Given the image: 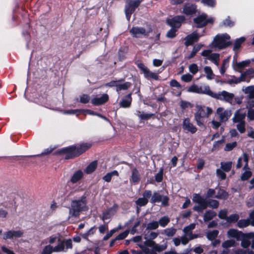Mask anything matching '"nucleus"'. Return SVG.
<instances>
[{"mask_svg": "<svg viewBox=\"0 0 254 254\" xmlns=\"http://www.w3.org/2000/svg\"><path fill=\"white\" fill-rule=\"evenodd\" d=\"M109 100V96L107 94H103L100 97H96L91 100L92 103L96 106L102 105L106 103Z\"/></svg>", "mask_w": 254, "mask_h": 254, "instance_id": "4be33fe9", "label": "nucleus"}, {"mask_svg": "<svg viewBox=\"0 0 254 254\" xmlns=\"http://www.w3.org/2000/svg\"><path fill=\"white\" fill-rule=\"evenodd\" d=\"M213 18L207 19V15L202 14L194 19V22L197 24V27H201L206 25L208 23H213Z\"/></svg>", "mask_w": 254, "mask_h": 254, "instance_id": "9b49d317", "label": "nucleus"}, {"mask_svg": "<svg viewBox=\"0 0 254 254\" xmlns=\"http://www.w3.org/2000/svg\"><path fill=\"white\" fill-rule=\"evenodd\" d=\"M240 241H241V246L243 248L247 249L250 247L251 242L249 239H246L244 237Z\"/></svg>", "mask_w": 254, "mask_h": 254, "instance_id": "13d9d810", "label": "nucleus"}, {"mask_svg": "<svg viewBox=\"0 0 254 254\" xmlns=\"http://www.w3.org/2000/svg\"><path fill=\"white\" fill-rule=\"evenodd\" d=\"M246 117V113L243 112L241 109L237 110L232 118L234 123L245 122L244 119Z\"/></svg>", "mask_w": 254, "mask_h": 254, "instance_id": "5701e85b", "label": "nucleus"}, {"mask_svg": "<svg viewBox=\"0 0 254 254\" xmlns=\"http://www.w3.org/2000/svg\"><path fill=\"white\" fill-rule=\"evenodd\" d=\"M195 10L196 7L194 5L188 3L184 5L183 12L187 15H191L195 12Z\"/></svg>", "mask_w": 254, "mask_h": 254, "instance_id": "a878e982", "label": "nucleus"}, {"mask_svg": "<svg viewBox=\"0 0 254 254\" xmlns=\"http://www.w3.org/2000/svg\"><path fill=\"white\" fill-rule=\"evenodd\" d=\"M252 172L250 171H246L241 176L242 180H247L252 176Z\"/></svg>", "mask_w": 254, "mask_h": 254, "instance_id": "774afa93", "label": "nucleus"}, {"mask_svg": "<svg viewBox=\"0 0 254 254\" xmlns=\"http://www.w3.org/2000/svg\"><path fill=\"white\" fill-rule=\"evenodd\" d=\"M157 222L158 225H160L162 227H165L170 222V219L168 216H164L160 218Z\"/></svg>", "mask_w": 254, "mask_h": 254, "instance_id": "c03bdc74", "label": "nucleus"}, {"mask_svg": "<svg viewBox=\"0 0 254 254\" xmlns=\"http://www.w3.org/2000/svg\"><path fill=\"white\" fill-rule=\"evenodd\" d=\"M246 107L247 109H252V108L254 107V98H247Z\"/></svg>", "mask_w": 254, "mask_h": 254, "instance_id": "69168bd1", "label": "nucleus"}, {"mask_svg": "<svg viewBox=\"0 0 254 254\" xmlns=\"http://www.w3.org/2000/svg\"><path fill=\"white\" fill-rule=\"evenodd\" d=\"M189 71L193 74H195L198 71V67L196 64H192L189 67Z\"/></svg>", "mask_w": 254, "mask_h": 254, "instance_id": "bf43d9fd", "label": "nucleus"}, {"mask_svg": "<svg viewBox=\"0 0 254 254\" xmlns=\"http://www.w3.org/2000/svg\"><path fill=\"white\" fill-rule=\"evenodd\" d=\"M119 173L117 171H113L111 172L107 173L105 176L103 177V179L107 182H110L111 180L112 177L113 176H118Z\"/></svg>", "mask_w": 254, "mask_h": 254, "instance_id": "ea45409f", "label": "nucleus"}, {"mask_svg": "<svg viewBox=\"0 0 254 254\" xmlns=\"http://www.w3.org/2000/svg\"><path fill=\"white\" fill-rule=\"evenodd\" d=\"M144 76L146 78H151L155 80H157L158 78L157 74L151 71L149 69L144 75Z\"/></svg>", "mask_w": 254, "mask_h": 254, "instance_id": "09e8293b", "label": "nucleus"}, {"mask_svg": "<svg viewBox=\"0 0 254 254\" xmlns=\"http://www.w3.org/2000/svg\"><path fill=\"white\" fill-rule=\"evenodd\" d=\"M177 28L172 27V28L167 32L166 36L170 38H174L176 36V32Z\"/></svg>", "mask_w": 254, "mask_h": 254, "instance_id": "0e129e2a", "label": "nucleus"}, {"mask_svg": "<svg viewBox=\"0 0 254 254\" xmlns=\"http://www.w3.org/2000/svg\"><path fill=\"white\" fill-rule=\"evenodd\" d=\"M131 84L128 82H126L124 83H121V82H119L118 87L116 88V91L118 92L122 90H127L131 86Z\"/></svg>", "mask_w": 254, "mask_h": 254, "instance_id": "a19ab883", "label": "nucleus"}, {"mask_svg": "<svg viewBox=\"0 0 254 254\" xmlns=\"http://www.w3.org/2000/svg\"><path fill=\"white\" fill-rule=\"evenodd\" d=\"M122 81H123L122 79L119 80H112V81H111L110 82H109L108 83H107L105 84V86H108V87H114V86H115V87H116V88H117L119 82H122Z\"/></svg>", "mask_w": 254, "mask_h": 254, "instance_id": "e2e57ef3", "label": "nucleus"}, {"mask_svg": "<svg viewBox=\"0 0 254 254\" xmlns=\"http://www.w3.org/2000/svg\"><path fill=\"white\" fill-rule=\"evenodd\" d=\"M249 155L246 153H243V156L239 157L238 159L236 167L237 168H240L242 166V161L243 160L245 164L244 167V169H246L248 166Z\"/></svg>", "mask_w": 254, "mask_h": 254, "instance_id": "393cba45", "label": "nucleus"}, {"mask_svg": "<svg viewBox=\"0 0 254 254\" xmlns=\"http://www.w3.org/2000/svg\"><path fill=\"white\" fill-rule=\"evenodd\" d=\"M142 0H127L125 5V13L127 20H129L131 14L134 11L135 8L138 6Z\"/></svg>", "mask_w": 254, "mask_h": 254, "instance_id": "20e7f679", "label": "nucleus"}, {"mask_svg": "<svg viewBox=\"0 0 254 254\" xmlns=\"http://www.w3.org/2000/svg\"><path fill=\"white\" fill-rule=\"evenodd\" d=\"M97 163L96 161L91 162L85 169V172L87 174L92 173L96 168Z\"/></svg>", "mask_w": 254, "mask_h": 254, "instance_id": "58836bf2", "label": "nucleus"}, {"mask_svg": "<svg viewBox=\"0 0 254 254\" xmlns=\"http://www.w3.org/2000/svg\"><path fill=\"white\" fill-rule=\"evenodd\" d=\"M87 209L86 197L82 196L78 199L72 200L69 210L68 219L77 217L81 211Z\"/></svg>", "mask_w": 254, "mask_h": 254, "instance_id": "f257e3e1", "label": "nucleus"}, {"mask_svg": "<svg viewBox=\"0 0 254 254\" xmlns=\"http://www.w3.org/2000/svg\"><path fill=\"white\" fill-rule=\"evenodd\" d=\"M192 75L189 73L184 74L181 77V79L186 82H190L192 79Z\"/></svg>", "mask_w": 254, "mask_h": 254, "instance_id": "338daca9", "label": "nucleus"}, {"mask_svg": "<svg viewBox=\"0 0 254 254\" xmlns=\"http://www.w3.org/2000/svg\"><path fill=\"white\" fill-rule=\"evenodd\" d=\"M195 224L191 223L189 226L184 228L183 231L184 234L183 236V245H187L189 241L198 237L197 234H193L192 230L195 228Z\"/></svg>", "mask_w": 254, "mask_h": 254, "instance_id": "7ed1b4c3", "label": "nucleus"}, {"mask_svg": "<svg viewBox=\"0 0 254 254\" xmlns=\"http://www.w3.org/2000/svg\"><path fill=\"white\" fill-rule=\"evenodd\" d=\"M91 144L89 143H83L79 147L71 146L66 149L67 151L71 154L72 156H77L84 152L88 150L90 147Z\"/></svg>", "mask_w": 254, "mask_h": 254, "instance_id": "423d86ee", "label": "nucleus"}, {"mask_svg": "<svg viewBox=\"0 0 254 254\" xmlns=\"http://www.w3.org/2000/svg\"><path fill=\"white\" fill-rule=\"evenodd\" d=\"M53 252H54V247L48 245L44 247L42 254H51Z\"/></svg>", "mask_w": 254, "mask_h": 254, "instance_id": "052dcab7", "label": "nucleus"}, {"mask_svg": "<svg viewBox=\"0 0 254 254\" xmlns=\"http://www.w3.org/2000/svg\"><path fill=\"white\" fill-rule=\"evenodd\" d=\"M250 223L249 219H242L238 222L237 226L239 228H242L248 226Z\"/></svg>", "mask_w": 254, "mask_h": 254, "instance_id": "3c124183", "label": "nucleus"}, {"mask_svg": "<svg viewBox=\"0 0 254 254\" xmlns=\"http://www.w3.org/2000/svg\"><path fill=\"white\" fill-rule=\"evenodd\" d=\"M189 92L197 94H204L210 96L211 90L208 86H199L195 84L191 85L187 90Z\"/></svg>", "mask_w": 254, "mask_h": 254, "instance_id": "6e6552de", "label": "nucleus"}, {"mask_svg": "<svg viewBox=\"0 0 254 254\" xmlns=\"http://www.w3.org/2000/svg\"><path fill=\"white\" fill-rule=\"evenodd\" d=\"M167 244H164L163 245H159L156 243L154 248L153 250L158 252H161L164 250H165L167 249Z\"/></svg>", "mask_w": 254, "mask_h": 254, "instance_id": "603ef678", "label": "nucleus"}, {"mask_svg": "<svg viewBox=\"0 0 254 254\" xmlns=\"http://www.w3.org/2000/svg\"><path fill=\"white\" fill-rule=\"evenodd\" d=\"M218 233L219 231L217 230L208 231L206 233V237L208 240L212 241L217 237Z\"/></svg>", "mask_w": 254, "mask_h": 254, "instance_id": "79ce46f5", "label": "nucleus"}, {"mask_svg": "<svg viewBox=\"0 0 254 254\" xmlns=\"http://www.w3.org/2000/svg\"><path fill=\"white\" fill-rule=\"evenodd\" d=\"M242 91L248 95L247 98H254V86L244 87L242 88Z\"/></svg>", "mask_w": 254, "mask_h": 254, "instance_id": "cd10ccee", "label": "nucleus"}, {"mask_svg": "<svg viewBox=\"0 0 254 254\" xmlns=\"http://www.w3.org/2000/svg\"><path fill=\"white\" fill-rule=\"evenodd\" d=\"M247 76H254V69L253 68H250L245 72L242 73L240 76V79L238 82L245 81L246 77Z\"/></svg>", "mask_w": 254, "mask_h": 254, "instance_id": "7c9ffc66", "label": "nucleus"}, {"mask_svg": "<svg viewBox=\"0 0 254 254\" xmlns=\"http://www.w3.org/2000/svg\"><path fill=\"white\" fill-rule=\"evenodd\" d=\"M250 64V60L242 61V62L236 63L234 68L236 70H241L248 66Z\"/></svg>", "mask_w": 254, "mask_h": 254, "instance_id": "c756f323", "label": "nucleus"}, {"mask_svg": "<svg viewBox=\"0 0 254 254\" xmlns=\"http://www.w3.org/2000/svg\"><path fill=\"white\" fill-rule=\"evenodd\" d=\"M158 227V223L156 221L150 222L146 225V228L147 230H155L157 229Z\"/></svg>", "mask_w": 254, "mask_h": 254, "instance_id": "a18cd8bd", "label": "nucleus"}, {"mask_svg": "<svg viewBox=\"0 0 254 254\" xmlns=\"http://www.w3.org/2000/svg\"><path fill=\"white\" fill-rule=\"evenodd\" d=\"M230 38V36L227 33L218 34L214 37L210 47L218 50L225 49L232 44Z\"/></svg>", "mask_w": 254, "mask_h": 254, "instance_id": "f03ea898", "label": "nucleus"}, {"mask_svg": "<svg viewBox=\"0 0 254 254\" xmlns=\"http://www.w3.org/2000/svg\"><path fill=\"white\" fill-rule=\"evenodd\" d=\"M204 71L206 74V76L207 79L211 80L213 79L214 74L211 68L209 66H205L204 67Z\"/></svg>", "mask_w": 254, "mask_h": 254, "instance_id": "473e14b6", "label": "nucleus"}, {"mask_svg": "<svg viewBox=\"0 0 254 254\" xmlns=\"http://www.w3.org/2000/svg\"><path fill=\"white\" fill-rule=\"evenodd\" d=\"M72 248V241L68 239L63 241H59L58 244L54 247L55 252H65Z\"/></svg>", "mask_w": 254, "mask_h": 254, "instance_id": "9d476101", "label": "nucleus"}, {"mask_svg": "<svg viewBox=\"0 0 254 254\" xmlns=\"http://www.w3.org/2000/svg\"><path fill=\"white\" fill-rule=\"evenodd\" d=\"M204 117L198 114L196 112L194 114V119L196 122L198 126H201L203 125L204 121L203 118Z\"/></svg>", "mask_w": 254, "mask_h": 254, "instance_id": "37998d69", "label": "nucleus"}, {"mask_svg": "<svg viewBox=\"0 0 254 254\" xmlns=\"http://www.w3.org/2000/svg\"><path fill=\"white\" fill-rule=\"evenodd\" d=\"M151 195L150 190H145L143 193V197L139 198L136 200V205L139 206L145 205L148 202V198H150Z\"/></svg>", "mask_w": 254, "mask_h": 254, "instance_id": "dca6fc26", "label": "nucleus"}, {"mask_svg": "<svg viewBox=\"0 0 254 254\" xmlns=\"http://www.w3.org/2000/svg\"><path fill=\"white\" fill-rule=\"evenodd\" d=\"M239 218V216L237 214H233L230 216L227 217L226 221L229 223H233L236 222Z\"/></svg>", "mask_w": 254, "mask_h": 254, "instance_id": "4d7b16f0", "label": "nucleus"}, {"mask_svg": "<svg viewBox=\"0 0 254 254\" xmlns=\"http://www.w3.org/2000/svg\"><path fill=\"white\" fill-rule=\"evenodd\" d=\"M238 124L236 126L237 129L241 133H243L246 131L245 122H237Z\"/></svg>", "mask_w": 254, "mask_h": 254, "instance_id": "864d4df0", "label": "nucleus"}, {"mask_svg": "<svg viewBox=\"0 0 254 254\" xmlns=\"http://www.w3.org/2000/svg\"><path fill=\"white\" fill-rule=\"evenodd\" d=\"M141 179V176L139 171L135 168L131 169V176L129 179L130 182L135 184L138 183Z\"/></svg>", "mask_w": 254, "mask_h": 254, "instance_id": "412c9836", "label": "nucleus"}, {"mask_svg": "<svg viewBox=\"0 0 254 254\" xmlns=\"http://www.w3.org/2000/svg\"><path fill=\"white\" fill-rule=\"evenodd\" d=\"M220 122L225 123L232 115V111L230 109H225L223 107H218L215 112Z\"/></svg>", "mask_w": 254, "mask_h": 254, "instance_id": "0eeeda50", "label": "nucleus"}, {"mask_svg": "<svg viewBox=\"0 0 254 254\" xmlns=\"http://www.w3.org/2000/svg\"><path fill=\"white\" fill-rule=\"evenodd\" d=\"M229 60L230 57H228L223 61L222 65L220 69V72L221 74H224L228 68L229 66Z\"/></svg>", "mask_w": 254, "mask_h": 254, "instance_id": "4c0bfd02", "label": "nucleus"}, {"mask_svg": "<svg viewBox=\"0 0 254 254\" xmlns=\"http://www.w3.org/2000/svg\"><path fill=\"white\" fill-rule=\"evenodd\" d=\"M236 246V242L235 240L230 239L224 241L222 244V247L224 249H228Z\"/></svg>", "mask_w": 254, "mask_h": 254, "instance_id": "72a5a7b5", "label": "nucleus"}, {"mask_svg": "<svg viewBox=\"0 0 254 254\" xmlns=\"http://www.w3.org/2000/svg\"><path fill=\"white\" fill-rule=\"evenodd\" d=\"M245 38L244 37H241L237 39L234 42L233 50L236 51L239 49L240 48L241 44L245 41Z\"/></svg>", "mask_w": 254, "mask_h": 254, "instance_id": "49530a36", "label": "nucleus"}, {"mask_svg": "<svg viewBox=\"0 0 254 254\" xmlns=\"http://www.w3.org/2000/svg\"><path fill=\"white\" fill-rule=\"evenodd\" d=\"M23 234V232L22 231H14L10 230L5 233L3 235L4 239H10L13 238H19L21 237Z\"/></svg>", "mask_w": 254, "mask_h": 254, "instance_id": "aec40b11", "label": "nucleus"}, {"mask_svg": "<svg viewBox=\"0 0 254 254\" xmlns=\"http://www.w3.org/2000/svg\"><path fill=\"white\" fill-rule=\"evenodd\" d=\"M214 197L218 199H226L228 197V193L226 191L220 190L218 192V194Z\"/></svg>", "mask_w": 254, "mask_h": 254, "instance_id": "5fc2aeb1", "label": "nucleus"}, {"mask_svg": "<svg viewBox=\"0 0 254 254\" xmlns=\"http://www.w3.org/2000/svg\"><path fill=\"white\" fill-rule=\"evenodd\" d=\"M227 237L229 238L235 239L236 241H240L245 237L244 234L242 232L235 229H229L227 233Z\"/></svg>", "mask_w": 254, "mask_h": 254, "instance_id": "4468645a", "label": "nucleus"}, {"mask_svg": "<svg viewBox=\"0 0 254 254\" xmlns=\"http://www.w3.org/2000/svg\"><path fill=\"white\" fill-rule=\"evenodd\" d=\"M176 229L173 227H171L166 228L162 230V231L161 232V234L168 237H172L176 234Z\"/></svg>", "mask_w": 254, "mask_h": 254, "instance_id": "bb28decb", "label": "nucleus"}, {"mask_svg": "<svg viewBox=\"0 0 254 254\" xmlns=\"http://www.w3.org/2000/svg\"><path fill=\"white\" fill-rule=\"evenodd\" d=\"M185 18L184 16H176L171 19H168L167 20V24L172 27L175 28H179L182 22L185 20Z\"/></svg>", "mask_w": 254, "mask_h": 254, "instance_id": "f8f14e48", "label": "nucleus"}, {"mask_svg": "<svg viewBox=\"0 0 254 254\" xmlns=\"http://www.w3.org/2000/svg\"><path fill=\"white\" fill-rule=\"evenodd\" d=\"M131 95V93L128 94L120 101L119 104L121 107L127 108L130 106L132 101Z\"/></svg>", "mask_w": 254, "mask_h": 254, "instance_id": "b1692460", "label": "nucleus"}, {"mask_svg": "<svg viewBox=\"0 0 254 254\" xmlns=\"http://www.w3.org/2000/svg\"><path fill=\"white\" fill-rule=\"evenodd\" d=\"M208 206V203H203L201 204H197V205H195L193 209L194 211H197V212H200L203 211V210L205 209Z\"/></svg>", "mask_w": 254, "mask_h": 254, "instance_id": "de8ad7c7", "label": "nucleus"}, {"mask_svg": "<svg viewBox=\"0 0 254 254\" xmlns=\"http://www.w3.org/2000/svg\"><path fill=\"white\" fill-rule=\"evenodd\" d=\"M202 36V35L197 34L196 31L193 32L185 38V45L186 46L192 45L194 42H197L199 38Z\"/></svg>", "mask_w": 254, "mask_h": 254, "instance_id": "2eb2a0df", "label": "nucleus"}, {"mask_svg": "<svg viewBox=\"0 0 254 254\" xmlns=\"http://www.w3.org/2000/svg\"><path fill=\"white\" fill-rule=\"evenodd\" d=\"M115 209L113 208L109 209L108 210L104 212L102 216V220H105L110 218L115 213Z\"/></svg>", "mask_w": 254, "mask_h": 254, "instance_id": "f704fd0d", "label": "nucleus"}, {"mask_svg": "<svg viewBox=\"0 0 254 254\" xmlns=\"http://www.w3.org/2000/svg\"><path fill=\"white\" fill-rule=\"evenodd\" d=\"M150 202L152 203L161 202L162 205L166 206L168 204V198L166 196L161 195L158 193L155 192L152 196Z\"/></svg>", "mask_w": 254, "mask_h": 254, "instance_id": "ddd939ff", "label": "nucleus"}, {"mask_svg": "<svg viewBox=\"0 0 254 254\" xmlns=\"http://www.w3.org/2000/svg\"><path fill=\"white\" fill-rule=\"evenodd\" d=\"M83 177L82 171L78 170L75 172L70 178V182L74 184L79 181Z\"/></svg>", "mask_w": 254, "mask_h": 254, "instance_id": "c85d7f7f", "label": "nucleus"}, {"mask_svg": "<svg viewBox=\"0 0 254 254\" xmlns=\"http://www.w3.org/2000/svg\"><path fill=\"white\" fill-rule=\"evenodd\" d=\"M151 29L149 28L146 30L143 27H133L130 30L129 32L133 37L141 38L148 36L150 32Z\"/></svg>", "mask_w": 254, "mask_h": 254, "instance_id": "1a4fd4ad", "label": "nucleus"}, {"mask_svg": "<svg viewBox=\"0 0 254 254\" xmlns=\"http://www.w3.org/2000/svg\"><path fill=\"white\" fill-rule=\"evenodd\" d=\"M232 164V162H226V163H221V168L224 171H225L226 172H228L231 169Z\"/></svg>", "mask_w": 254, "mask_h": 254, "instance_id": "6e6d98bb", "label": "nucleus"}, {"mask_svg": "<svg viewBox=\"0 0 254 254\" xmlns=\"http://www.w3.org/2000/svg\"><path fill=\"white\" fill-rule=\"evenodd\" d=\"M201 55L206 57V59L212 62L215 59H218L220 57V54L218 53H213L210 50H205L201 53Z\"/></svg>", "mask_w": 254, "mask_h": 254, "instance_id": "6ab92c4d", "label": "nucleus"}, {"mask_svg": "<svg viewBox=\"0 0 254 254\" xmlns=\"http://www.w3.org/2000/svg\"><path fill=\"white\" fill-rule=\"evenodd\" d=\"M237 143L236 141H234L232 143H228L226 144L224 150L226 151H230L232 150L237 146Z\"/></svg>", "mask_w": 254, "mask_h": 254, "instance_id": "680f3d73", "label": "nucleus"}, {"mask_svg": "<svg viewBox=\"0 0 254 254\" xmlns=\"http://www.w3.org/2000/svg\"><path fill=\"white\" fill-rule=\"evenodd\" d=\"M183 128L184 129L192 133H195L197 130L196 127L194 126L191 123H190L189 118H186L184 120Z\"/></svg>", "mask_w": 254, "mask_h": 254, "instance_id": "a211bd4d", "label": "nucleus"}, {"mask_svg": "<svg viewBox=\"0 0 254 254\" xmlns=\"http://www.w3.org/2000/svg\"><path fill=\"white\" fill-rule=\"evenodd\" d=\"M210 96L215 99L231 103L234 97V95L233 93L228 92L226 91L214 93L211 90Z\"/></svg>", "mask_w": 254, "mask_h": 254, "instance_id": "39448f33", "label": "nucleus"}, {"mask_svg": "<svg viewBox=\"0 0 254 254\" xmlns=\"http://www.w3.org/2000/svg\"><path fill=\"white\" fill-rule=\"evenodd\" d=\"M192 201L198 204L203 203H207L205 199L201 197L199 194L197 193H194L193 195Z\"/></svg>", "mask_w": 254, "mask_h": 254, "instance_id": "c9c22d12", "label": "nucleus"}, {"mask_svg": "<svg viewBox=\"0 0 254 254\" xmlns=\"http://www.w3.org/2000/svg\"><path fill=\"white\" fill-rule=\"evenodd\" d=\"M196 112L203 117H208L213 113L212 109L209 107L196 106Z\"/></svg>", "mask_w": 254, "mask_h": 254, "instance_id": "f3484780", "label": "nucleus"}, {"mask_svg": "<svg viewBox=\"0 0 254 254\" xmlns=\"http://www.w3.org/2000/svg\"><path fill=\"white\" fill-rule=\"evenodd\" d=\"M216 215V213L212 210L207 211L204 215V221L206 222L213 219Z\"/></svg>", "mask_w": 254, "mask_h": 254, "instance_id": "e433bc0d", "label": "nucleus"}, {"mask_svg": "<svg viewBox=\"0 0 254 254\" xmlns=\"http://www.w3.org/2000/svg\"><path fill=\"white\" fill-rule=\"evenodd\" d=\"M200 2L204 5L211 7H214L216 3V0H201Z\"/></svg>", "mask_w": 254, "mask_h": 254, "instance_id": "8fccbe9b", "label": "nucleus"}, {"mask_svg": "<svg viewBox=\"0 0 254 254\" xmlns=\"http://www.w3.org/2000/svg\"><path fill=\"white\" fill-rule=\"evenodd\" d=\"M158 236V233L148 230L147 232H144V239L154 240Z\"/></svg>", "mask_w": 254, "mask_h": 254, "instance_id": "2f4dec72", "label": "nucleus"}]
</instances>
